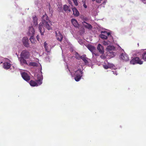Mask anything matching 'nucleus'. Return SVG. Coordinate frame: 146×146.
Segmentation results:
<instances>
[{"mask_svg":"<svg viewBox=\"0 0 146 146\" xmlns=\"http://www.w3.org/2000/svg\"><path fill=\"white\" fill-rule=\"evenodd\" d=\"M77 55L79 56L80 58L84 62L85 64H87V63H88V58L86 57V55H83L82 56H80L78 53H76V58L77 59H78V58L77 57Z\"/></svg>","mask_w":146,"mask_h":146,"instance_id":"0eeeda50","label":"nucleus"},{"mask_svg":"<svg viewBox=\"0 0 146 146\" xmlns=\"http://www.w3.org/2000/svg\"><path fill=\"white\" fill-rule=\"evenodd\" d=\"M29 65L33 66H37V64L35 62H31L29 63Z\"/></svg>","mask_w":146,"mask_h":146,"instance_id":"b1692460","label":"nucleus"},{"mask_svg":"<svg viewBox=\"0 0 146 146\" xmlns=\"http://www.w3.org/2000/svg\"><path fill=\"white\" fill-rule=\"evenodd\" d=\"M2 63V62H1L0 63V64H1V63Z\"/></svg>","mask_w":146,"mask_h":146,"instance_id":"4c0bfd02","label":"nucleus"},{"mask_svg":"<svg viewBox=\"0 0 146 146\" xmlns=\"http://www.w3.org/2000/svg\"><path fill=\"white\" fill-rule=\"evenodd\" d=\"M92 1H94L95 0H92Z\"/></svg>","mask_w":146,"mask_h":146,"instance_id":"e433bc0d","label":"nucleus"},{"mask_svg":"<svg viewBox=\"0 0 146 146\" xmlns=\"http://www.w3.org/2000/svg\"><path fill=\"white\" fill-rule=\"evenodd\" d=\"M43 79L42 76L40 74L37 75V80L36 82L31 80L30 82V85L32 86H37L40 85L42 83V80Z\"/></svg>","mask_w":146,"mask_h":146,"instance_id":"f03ea898","label":"nucleus"},{"mask_svg":"<svg viewBox=\"0 0 146 146\" xmlns=\"http://www.w3.org/2000/svg\"><path fill=\"white\" fill-rule=\"evenodd\" d=\"M114 48V47L113 46L110 45L108 46L107 48V49L109 50H111L113 49Z\"/></svg>","mask_w":146,"mask_h":146,"instance_id":"bb28decb","label":"nucleus"},{"mask_svg":"<svg viewBox=\"0 0 146 146\" xmlns=\"http://www.w3.org/2000/svg\"><path fill=\"white\" fill-rule=\"evenodd\" d=\"M75 5L77 6L78 5V3L77 0H72Z\"/></svg>","mask_w":146,"mask_h":146,"instance_id":"c756f323","label":"nucleus"},{"mask_svg":"<svg viewBox=\"0 0 146 146\" xmlns=\"http://www.w3.org/2000/svg\"><path fill=\"white\" fill-rule=\"evenodd\" d=\"M29 39L31 42L33 44L35 43V41H36L35 38H34V36H31Z\"/></svg>","mask_w":146,"mask_h":146,"instance_id":"5701e85b","label":"nucleus"},{"mask_svg":"<svg viewBox=\"0 0 146 146\" xmlns=\"http://www.w3.org/2000/svg\"><path fill=\"white\" fill-rule=\"evenodd\" d=\"M71 22L72 24L74 25L75 27H78L79 25L77 21L76 20L74 19H71Z\"/></svg>","mask_w":146,"mask_h":146,"instance_id":"6ab92c4d","label":"nucleus"},{"mask_svg":"<svg viewBox=\"0 0 146 146\" xmlns=\"http://www.w3.org/2000/svg\"><path fill=\"white\" fill-rule=\"evenodd\" d=\"M11 66V64L9 63L5 62L3 63V67L5 69H9Z\"/></svg>","mask_w":146,"mask_h":146,"instance_id":"f3484780","label":"nucleus"},{"mask_svg":"<svg viewBox=\"0 0 146 146\" xmlns=\"http://www.w3.org/2000/svg\"><path fill=\"white\" fill-rule=\"evenodd\" d=\"M52 22L50 20L46 21H44L43 23H40L39 25L38 29L41 35H44V33L45 31L44 28L48 30L52 29Z\"/></svg>","mask_w":146,"mask_h":146,"instance_id":"f257e3e1","label":"nucleus"},{"mask_svg":"<svg viewBox=\"0 0 146 146\" xmlns=\"http://www.w3.org/2000/svg\"><path fill=\"white\" fill-rule=\"evenodd\" d=\"M143 62L141 61L139 57H137L133 58L130 61V64H143Z\"/></svg>","mask_w":146,"mask_h":146,"instance_id":"20e7f679","label":"nucleus"},{"mask_svg":"<svg viewBox=\"0 0 146 146\" xmlns=\"http://www.w3.org/2000/svg\"><path fill=\"white\" fill-rule=\"evenodd\" d=\"M49 20L46 14L43 15L42 17V23H43V22L46 21H49Z\"/></svg>","mask_w":146,"mask_h":146,"instance_id":"dca6fc26","label":"nucleus"},{"mask_svg":"<svg viewBox=\"0 0 146 146\" xmlns=\"http://www.w3.org/2000/svg\"><path fill=\"white\" fill-rule=\"evenodd\" d=\"M21 75L23 78L25 80L28 81L30 80V77L27 73L25 72H23L21 73Z\"/></svg>","mask_w":146,"mask_h":146,"instance_id":"6e6552de","label":"nucleus"},{"mask_svg":"<svg viewBox=\"0 0 146 146\" xmlns=\"http://www.w3.org/2000/svg\"><path fill=\"white\" fill-rule=\"evenodd\" d=\"M36 38H37V40L38 41H39V36L38 35H37L36 36Z\"/></svg>","mask_w":146,"mask_h":146,"instance_id":"f704fd0d","label":"nucleus"},{"mask_svg":"<svg viewBox=\"0 0 146 146\" xmlns=\"http://www.w3.org/2000/svg\"><path fill=\"white\" fill-rule=\"evenodd\" d=\"M87 48L92 52L93 55L94 54L96 56L98 55V54L97 53L95 52V51L96 50V49L94 46L89 44L88 45Z\"/></svg>","mask_w":146,"mask_h":146,"instance_id":"423d86ee","label":"nucleus"},{"mask_svg":"<svg viewBox=\"0 0 146 146\" xmlns=\"http://www.w3.org/2000/svg\"><path fill=\"white\" fill-rule=\"evenodd\" d=\"M96 1L97 3H100L101 2V1L102 0H96Z\"/></svg>","mask_w":146,"mask_h":146,"instance_id":"473e14b6","label":"nucleus"},{"mask_svg":"<svg viewBox=\"0 0 146 146\" xmlns=\"http://www.w3.org/2000/svg\"><path fill=\"white\" fill-rule=\"evenodd\" d=\"M142 1H145V0H142Z\"/></svg>","mask_w":146,"mask_h":146,"instance_id":"58836bf2","label":"nucleus"},{"mask_svg":"<svg viewBox=\"0 0 146 146\" xmlns=\"http://www.w3.org/2000/svg\"><path fill=\"white\" fill-rule=\"evenodd\" d=\"M83 73L82 70L81 69H79L74 71L73 74L74 76V79L76 81L78 82L81 79Z\"/></svg>","mask_w":146,"mask_h":146,"instance_id":"7ed1b4c3","label":"nucleus"},{"mask_svg":"<svg viewBox=\"0 0 146 146\" xmlns=\"http://www.w3.org/2000/svg\"><path fill=\"white\" fill-rule=\"evenodd\" d=\"M56 35L57 39L59 41H61L63 38L62 35L59 32L58 33L56 32Z\"/></svg>","mask_w":146,"mask_h":146,"instance_id":"4468645a","label":"nucleus"},{"mask_svg":"<svg viewBox=\"0 0 146 146\" xmlns=\"http://www.w3.org/2000/svg\"><path fill=\"white\" fill-rule=\"evenodd\" d=\"M83 6L85 8H87V6L86 5L85 3L84 4Z\"/></svg>","mask_w":146,"mask_h":146,"instance_id":"72a5a7b5","label":"nucleus"},{"mask_svg":"<svg viewBox=\"0 0 146 146\" xmlns=\"http://www.w3.org/2000/svg\"><path fill=\"white\" fill-rule=\"evenodd\" d=\"M113 73L114 74H115L116 75H117L116 71H113Z\"/></svg>","mask_w":146,"mask_h":146,"instance_id":"c9c22d12","label":"nucleus"},{"mask_svg":"<svg viewBox=\"0 0 146 146\" xmlns=\"http://www.w3.org/2000/svg\"><path fill=\"white\" fill-rule=\"evenodd\" d=\"M63 9L67 13H69L71 11L69 6L66 5H63Z\"/></svg>","mask_w":146,"mask_h":146,"instance_id":"2eb2a0df","label":"nucleus"},{"mask_svg":"<svg viewBox=\"0 0 146 146\" xmlns=\"http://www.w3.org/2000/svg\"><path fill=\"white\" fill-rule=\"evenodd\" d=\"M113 64L108 63L107 64H105L104 65L103 67L105 69H107L109 68H113Z\"/></svg>","mask_w":146,"mask_h":146,"instance_id":"aec40b11","label":"nucleus"},{"mask_svg":"<svg viewBox=\"0 0 146 146\" xmlns=\"http://www.w3.org/2000/svg\"><path fill=\"white\" fill-rule=\"evenodd\" d=\"M35 32V30L32 27H29V29L28 33V35L29 36H34Z\"/></svg>","mask_w":146,"mask_h":146,"instance_id":"9d476101","label":"nucleus"},{"mask_svg":"<svg viewBox=\"0 0 146 146\" xmlns=\"http://www.w3.org/2000/svg\"><path fill=\"white\" fill-rule=\"evenodd\" d=\"M141 57L143 60L146 61V52H145L142 54Z\"/></svg>","mask_w":146,"mask_h":146,"instance_id":"4be33fe9","label":"nucleus"},{"mask_svg":"<svg viewBox=\"0 0 146 146\" xmlns=\"http://www.w3.org/2000/svg\"><path fill=\"white\" fill-rule=\"evenodd\" d=\"M100 38L103 39H107L108 38L107 36L104 34H102L100 35Z\"/></svg>","mask_w":146,"mask_h":146,"instance_id":"393cba45","label":"nucleus"},{"mask_svg":"<svg viewBox=\"0 0 146 146\" xmlns=\"http://www.w3.org/2000/svg\"><path fill=\"white\" fill-rule=\"evenodd\" d=\"M28 41V39L26 37H24L22 39V41L23 44L25 47H28L29 46Z\"/></svg>","mask_w":146,"mask_h":146,"instance_id":"1a4fd4ad","label":"nucleus"},{"mask_svg":"<svg viewBox=\"0 0 146 146\" xmlns=\"http://www.w3.org/2000/svg\"><path fill=\"white\" fill-rule=\"evenodd\" d=\"M29 56V52L27 50H23L21 54V56L22 58L28 59Z\"/></svg>","mask_w":146,"mask_h":146,"instance_id":"39448f33","label":"nucleus"},{"mask_svg":"<svg viewBox=\"0 0 146 146\" xmlns=\"http://www.w3.org/2000/svg\"><path fill=\"white\" fill-rule=\"evenodd\" d=\"M73 12V15L76 16H78L79 15V13L77 9L75 8L74 7L72 9Z\"/></svg>","mask_w":146,"mask_h":146,"instance_id":"a211bd4d","label":"nucleus"},{"mask_svg":"<svg viewBox=\"0 0 146 146\" xmlns=\"http://www.w3.org/2000/svg\"><path fill=\"white\" fill-rule=\"evenodd\" d=\"M33 25L35 26H36L38 25L37 23V17L35 16L33 17Z\"/></svg>","mask_w":146,"mask_h":146,"instance_id":"412c9836","label":"nucleus"},{"mask_svg":"<svg viewBox=\"0 0 146 146\" xmlns=\"http://www.w3.org/2000/svg\"><path fill=\"white\" fill-rule=\"evenodd\" d=\"M121 58L123 60L127 61L129 60L128 56L126 53H122L120 55Z\"/></svg>","mask_w":146,"mask_h":146,"instance_id":"ddd939ff","label":"nucleus"},{"mask_svg":"<svg viewBox=\"0 0 146 146\" xmlns=\"http://www.w3.org/2000/svg\"><path fill=\"white\" fill-rule=\"evenodd\" d=\"M100 57L102 59H105L106 58V56L103 55H101V56H100Z\"/></svg>","mask_w":146,"mask_h":146,"instance_id":"2f4dec72","label":"nucleus"},{"mask_svg":"<svg viewBox=\"0 0 146 146\" xmlns=\"http://www.w3.org/2000/svg\"><path fill=\"white\" fill-rule=\"evenodd\" d=\"M82 24L84 27L89 30H91L92 28V27L90 24L88 23L85 21H84L82 22Z\"/></svg>","mask_w":146,"mask_h":146,"instance_id":"f8f14e48","label":"nucleus"},{"mask_svg":"<svg viewBox=\"0 0 146 146\" xmlns=\"http://www.w3.org/2000/svg\"><path fill=\"white\" fill-rule=\"evenodd\" d=\"M102 33H103L105 34V35H107L108 36H109L111 35L110 33L109 32H107L106 31H102L101 32Z\"/></svg>","mask_w":146,"mask_h":146,"instance_id":"c85d7f7f","label":"nucleus"},{"mask_svg":"<svg viewBox=\"0 0 146 146\" xmlns=\"http://www.w3.org/2000/svg\"><path fill=\"white\" fill-rule=\"evenodd\" d=\"M110 42L109 41H104L103 42V44L105 46H107L109 44Z\"/></svg>","mask_w":146,"mask_h":146,"instance_id":"cd10ccee","label":"nucleus"},{"mask_svg":"<svg viewBox=\"0 0 146 146\" xmlns=\"http://www.w3.org/2000/svg\"><path fill=\"white\" fill-rule=\"evenodd\" d=\"M97 49L100 54H104V47L100 44H99L98 45Z\"/></svg>","mask_w":146,"mask_h":146,"instance_id":"9b49d317","label":"nucleus"},{"mask_svg":"<svg viewBox=\"0 0 146 146\" xmlns=\"http://www.w3.org/2000/svg\"><path fill=\"white\" fill-rule=\"evenodd\" d=\"M20 61L21 63H22L23 64H28L27 61L24 59V58H22L20 60Z\"/></svg>","mask_w":146,"mask_h":146,"instance_id":"a878e982","label":"nucleus"},{"mask_svg":"<svg viewBox=\"0 0 146 146\" xmlns=\"http://www.w3.org/2000/svg\"><path fill=\"white\" fill-rule=\"evenodd\" d=\"M44 45L45 48V49L46 50L47 48V44L46 42H45L44 43Z\"/></svg>","mask_w":146,"mask_h":146,"instance_id":"7c9ffc66","label":"nucleus"}]
</instances>
